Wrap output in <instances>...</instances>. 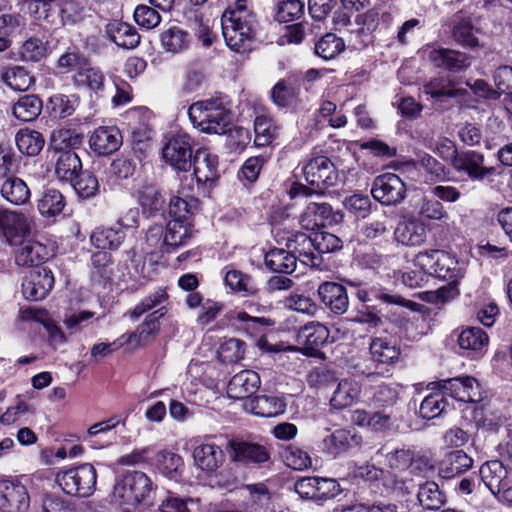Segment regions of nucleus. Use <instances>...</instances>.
Instances as JSON below:
<instances>
[{
	"label": "nucleus",
	"mask_w": 512,
	"mask_h": 512,
	"mask_svg": "<svg viewBox=\"0 0 512 512\" xmlns=\"http://www.w3.org/2000/svg\"><path fill=\"white\" fill-rule=\"evenodd\" d=\"M307 184L316 187L323 194L341 181L339 171L325 155H314L302 167Z\"/></svg>",
	"instance_id": "obj_10"
},
{
	"label": "nucleus",
	"mask_w": 512,
	"mask_h": 512,
	"mask_svg": "<svg viewBox=\"0 0 512 512\" xmlns=\"http://www.w3.org/2000/svg\"><path fill=\"white\" fill-rule=\"evenodd\" d=\"M226 454L236 467L260 469L271 463L269 447L254 439L234 437L225 446Z\"/></svg>",
	"instance_id": "obj_5"
},
{
	"label": "nucleus",
	"mask_w": 512,
	"mask_h": 512,
	"mask_svg": "<svg viewBox=\"0 0 512 512\" xmlns=\"http://www.w3.org/2000/svg\"><path fill=\"white\" fill-rule=\"evenodd\" d=\"M253 126L254 144L257 147L269 146L279 137L280 126L270 114H257Z\"/></svg>",
	"instance_id": "obj_47"
},
{
	"label": "nucleus",
	"mask_w": 512,
	"mask_h": 512,
	"mask_svg": "<svg viewBox=\"0 0 512 512\" xmlns=\"http://www.w3.org/2000/svg\"><path fill=\"white\" fill-rule=\"evenodd\" d=\"M30 505V496L25 485L11 477L0 478V511L25 512Z\"/></svg>",
	"instance_id": "obj_23"
},
{
	"label": "nucleus",
	"mask_w": 512,
	"mask_h": 512,
	"mask_svg": "<svg viewBox=\"0 0 512 512\" xmlns=\"http://www.w3.org/2000/svg\"><path fill=\"white\" fill-rule=\"evenodd\" d=\"M18 150L26 156L34 157L40 154L45 145L43 134L29 128L20 129L15 136Z\"/></svg>",
	"instance_id": "obj_56"
},
{
	"label": "nucleus",
	"mask_w": 512,
	"mask_h": 512,
	"mask_svg": "<svg viewBox=\"0 0 512 512\" xmlns=\"http://www.w3.org/2000/svg\"><path fill=\"white\" fill-rule=\"evenodd\" d=\"M168 298L169 295L166 288L159 287L153 293H150L148 296L144 297L138 304L134 306L133 309L129 310L127 315L131 319L137 320L148 311L166 302Z\"/></svg>",
	"instance_id": "obj_63"
},
{
	"label": "nucleus",
	"mask_w": 512,
	"mask_h": 512,
	"mask_svg": "<svg viewBox=\"0 0 512 512\" xmlns=\"http://www.w3.org/2000/svg\"><path fill=\"white\" fill-rule=\"evenodd\" d=\"M249 406L254 415L264 418L278 416L286 410L284 398L273 394L257 395L250 400Z\"/></svg>",
	"instance_id": "obj_50"
},
{
	"label": "nucleus",
	"mask_w": 512,
	"mask_h": 512,
	"mask_svg": "<svg viewBox=\"0 0 512 512\" xmlns=\"http://www.w3.org/2000/svg\"><path fill=\"white\" fill-rule=\"evenodd\" d=\"M358 303L354 306L352 321L370 329H380L386 322V317L378 305L370 304L378 300L386 305H397L414 312H419L421 304L393 293L383 286H370L358 279H343L341 283L334 281L322 282L317 289L320 303L331 313L343 315L349 307V294Z\"/></svg>",
	"instance_id": "obj_1"
},
{
	"label": "nucleus",
	"mask_w": 512,
	"mask_h": 512,
	"mask_svg": "<svg viewBox=\"0 0 512 512\" xmlns=\"http://www.w3.org/2000/svg\"><path fill=\"white\" fill-rule=\"evenodd\" d=\"M55 278L48 267L33 268L22 281V294L29 301H40L52 291Z\"/></svg>",
	"instance_id": "obj_25"
},
{
	"label": "nucleus",
	"mask_w": 512,
	"mask_h": 512,
	"mask_svg": "<svg viewBox=\"0 0 512 512\" xmlns=\"http://www.w3.org/2000/svg\"><path fill=\"white\" fill-rule=\"evenodd\" d=\"M33 219L19 210L0 207V237L10 245H18L30 236Z\"/></svg>",
	"instance_id": "obj_16"
},
{
	"label": "nucleus",
	"mask_w": 512,
	"mask_h": 512,
	"mask_svg": "<svg viewBox=\"0 0 512 512\" xmlns=\"http://www.w3.org/2000/svg\"><path fill=\"white\" fill-rule=\"evenodd\" d=\"M327 326L319 322H311L300 328L297 341L299 346H293L291 351L298 352L306 357L326 360L323 347L332 342Z\"/></svg>",
	"instance_id": "obj_9"
},
{
	"label": "nucleus",
	"mask_w": 512,
	"mask_h": 512,
	"mask_svg": "<svg viewBox=\"0 0 512 512\" xmlns=\"http://www.w3.org/2000/svg\"><path fill=\"white\" fill-rule=\"evenodd\" d=\"M0 195L8 203L21 206L30 202L31 190L22 178L13 174L3 179L0 184Z\"/></svg>",
	"instance_id": "obj_41"
},
{
	"label": "nucleus",
	"mask_w": 512,
	"mask_h": 512,
	"mask_svg": "<svg viewBox=\"0 0 512 512\" xmlns=\"http://www.w3.org/2000/svg\"><path fill=\"white\" fill-rule=\"evenodd\" d=\"M218 164V156L206 149H198L194 153L192 158L193 175L198 189H201L203 193L209 192L218 181Z\"/></svg>",
	"instance_id": "obj_24"
},
{
	"label": "nucleus",
	"mask_w": 512,
	"mask_h": 512,
	"mask_svg": "<svg viewBox=\"0 0 512 512\" xmlns=\"http://www.w3.org/2000/svg\"><path fill=\"white\" fill-rule=\"evenodd\" d=\"M225 453L214 443H203L193 450L195 464L203 471L215 472L224 462Z\"/></svg>",
	"instance_id": "obj_40"
},
{
	"label": "nucleus",
	"mask_w": 512,
	"mask_h": 512,
	"mask_svg": "<svg viewBox=\"0 0 512 512\" xmlns=\"http://www.w3.org/2000/svg\"><path fill=\"white\" fill-rule=\"evenodd\" d=\"M72 82L75 87L88 89L97 97L104 95L105 75L99 67L92 66L90 61L72 76Z\"/></svg>",
	"instance_id": "obj_39"
},
{
	"label": "nucleus",
	"mask_w": 512,
	"mask_h": 512,
	"mask_svg": "<svg viewBox=\"0 0 512 512\" xmlns=\"http://www.w3.org/2000/svg\"><path fill=\"white\" fill-rule=\"evenodd\" d=\"M343 214L334 212L329 203H309L300 215V225L307 231L318 232L342 221Z\"/></svg>",
	"instance_id": "obj_22"
},
{
	"label": "nucleus",
	"mask_w": 512,
	"mask_h": 512,
	"mask_svg": "<svg viewBox=\"0 0 512 512\" xmlns=\"http://www.w3.org/2000/svg\"><path fill=\"white\" fill-rule=\"evenodd\" d=\"M113 258L107 251H97L91 255L90 280L92 285L106 288L112 283Z\"/></svg>",
	"instance_id": "obj_38"
},
{
	"label": "nucleus",
	"mask_w": 512,
	"mask_h": 512,
	"mask_svg": "<svg viewBox=\"0 0 512 512\" xmlns=\"http://www.w3.org/2000/svg\"><path fill=\"white\" fill-rule=\"evenodd\" d=\"M2 79L10 88L16 91H27L35 82L31 73L19 65L7 68L2 73Z\"/></svg>",
	"instance_id": "obj_61"
},
{
	"label": "nucleus",
	"mask_w": 512,
	"mask_h": 512,
	"mask_svg": "<svg viewBox=\"0 0 512 512\" xmlns=\"http://www.w3.org/2000/svg\"><path fill=\"white\" fill-rule=\"evenodd\" d=\"M261 384L260 376L252 370L236 373L228 382L227 395L234 400H244L257 392Z\"/></svg>",
	"instance_id": "obj_32"
},
{
	"label": "nucleus",
	"mask_w": 512,
	"mask_h": 512,
	"mask_svg": "<svg viewBox=\"0 0 512 512\" xmlns=\"http://www.w3.org/2000/svg\"><path fill=\"white\" fill-rule=\"evenodd\" d=\"M370 193L383 206H397L406 198L407 186L399 175L386 172L374 178Z\"/></svg>",
	"instance_id": "obj_13"
},
{
	"label": "nucleus",
	"mask_w": 512,
	"mask_h": 512,
	"mask_svg": "<svg viewBox=\"0 0 512 512\" xmlns=\"http://www.w3.org/2000/svg\"><path fill=\"white\" fill-rule=\"evenodd\" d=\"M201 207L200 200L196 197L182 198L178 195L171 196L168 203L170 220H180L183 223H195V216Z\"/></svg>",
	"instance_id": "obj_45"
},
{
	"label": "nucleus",
	"mask_w": 512,
	"mask_h": 512,
	"mask_svg": "<svg viewBox=\"0 0 512 512\" xmlns=\"http://www.w3.org/2000/svg\"><path fill=\"white\" fill-rule=\"evenodd\" d=\"M223 271H225L224 284L229 287L231 291L245 297L260 296L261 288L252 275L231 268L230 266H226Z\"/></svg>",
	"instance_id": "obj_33"
},
{
	"label": "nucleus",
	"mask_w": 512,
	"mask_h": 512,
	"mask_svg": "<svg viewBox=\"0 0 512 512\" xmlns=\"http://www.w3.org/2000/svg\"><path fill=\"white\" fill-rule=\"evenodd\" d=\"M151 465L163 477L168 480L180 483L185 473V463L179 454L162 449L156 452L151 460Z\"/></svg>",
	"instance_id": "obj_30"
},
{
	"label": "nucleus",
	"mask_w": 512,
	"mask_h": 512,
	"mask_svg": "<svg viewBox=\"0 0 512 512\" xmlns=\"http://www.w3.org/2000/svg\"><path fill=\"white\" fill-rule=\"evenodd\" d=\"M229 96L216 92L210 98L192 103L188 116L194 127L205 134L224 135L232 126V110Z\"/></svg>",
	"instance_id": "obj_2"
},
{
	"label": "nucleus",
	"mask_w": 512,
	"mask_h": 512,
	"mask_svg": "<svg viewBox=\"0 0 512 512\" xmlns=\"http://www.w3.org/2000/svg\"><path fill=\"white\" fill-rule=\"evenodd\" d=\"M56 482L67 495L89 497L96 489L97 471L92 464L84 463L60 470Z\"/></svg>",
	"instance_id": "obj_6"
},
{
	"label": "nucleus",
	"mask_w": 512,
	"mask_h": 512,
	"mask_svg": "<svg viewBox=\"0 0 512 512\" xmlns=\"http://www.w3.org/2000/svg\"><path fill=\"white\" fill-rule=\"evenodd\" d=\"M286 246L296 255L297 261L306 266L320 267L323 263V258L316 248L313 232L310 235L301 231L292 233L287 238Z\"/></svg>",
	"instance_id": "obj_26"
},
{
	"label": "nucleus",
	"mask_w": 512,
	"mask_h": 512,
	"mask_svg": "<svg viewBox=\"0 0 512 512\" xmlns=\"http://www.w3.org/2000/svg\"><path fill=\"white\" fill-rule=\"evenodd\" d=\"M266 269L274 274L291 275L297 267V257L290 249L271 247L264 254Z\"/></svg>",
	"instance_id": "obj_34"
},
{
	"label": "nucleus",
	"mask_w": 512,
	"mask_h": 512,
	"mask_svg": "<svg viewBox=\"0 0 512 512\" xmlns=\"http://www.w3.org/2000/svg\"><path fill=\"white\" fill-rule=\"evenodd\" d=\"M162 49L173 55L180 54L189 49L190 35L177 25L165 27L159 35Z\"/></svg>",
	"instance_id": "obj_48"
},
{
	"label": "nucleus",
	"mask_w": 512,
	"mask_h": 512,
	"mask_svg": "<svg viewBox=\"0 0 512 512\" xmlns=\"http://www.w3.org/2000/svg\"><path fill=\"white\" fill-rule=\"evenodd\" d=\"M67 205L64 194L56 188L44 187L37 199V209L41 216L52 218L60 215Z\"/></svg>",
	"instance_id": "obj_46"
},
{
	"label": "nucleus",
	"mask_w": 512,
	"mask_h": 512,
	"mask_svg": "<svg viewBox=\"0 0 512 512\" xmlns=\"http://www.w3.org/2000/svg\"><path fill=\"white\" fill-rule=\"evenodd\" d=\"M304 14V0H276L272 8V17L280 24L297 21Z\"/></svg>",
	"instance_id": "obj_54"
},
{
	"label": "nucleus",
	"mask_w": 512,
	"mask_h": 512,
	"mask_svg": "<svg viewBox=\"0 0 512 512\" xmlns=\"http://www.w3.org/2000/svg\"><path fill=\"white\" fill-rule=\"evenodd\" d=\"M368 350L370 365L361 371L367 377H389L402 360V340L387 329L370 338Z\"/></svg>",
	"instance_id": "obj_4"
},
{
	"label": "nucleus",
	"mask_w": 512,
	"mask_h": 512,
	"mask_svg": "<svg viewBox=\"0 0 512 512\" xmlns=\"http://www.w3.org/2000/svg\"><path fill=\"white\" fill-rule=\"evenodd\" d=\"M478 473L481 484L483 483L492 495L499 493V489L510 479L508 468L497 459L484 462Z\"/></svg>",
	"instance_id": "obj_35"
},
{
	"label": "nucleus",
	"mask_w": 512,
	"mask_h": 512,
	"mask_svg": "<svg viewBox=\"0 0 512 512\" xmlns=\"http://www.w3.org/2000/svg\"><path fill=\"white\" fill-rule=\"evenodd\" d=\"M474 466V459L463 449H447L435 462L440 480L449 481L460 478Z\"/></svg>",
	"instance_id": "obj_20"
},
{
	"label": "nucleus",
	"mask_w": 512,
	"mask_h": 512,
	"mask_svg": "<svg viewBox=\"0 0 512 512\" xmlns=\"http://www.w3.org/2000/svg\"><path fill=\"white\" fill-rule=\"evenodd\" d=\"M361 385L353 379H342L339 381L330 404L334 409H345L352 406L360 397Z\"/></svg>",
	"instance_id": "obj_53"
},
{
	"label": "nucleus",
	"mask_w": 512,
	"mask_h": 512,
	"mask_svg": "<svg viewBox=\"0 0 512 512\" xmlns=\"http://www.w3.org/2000/svg\"><path fill=\"white\" fill-rule=\"evenodd\" d=\"M413 266L426 269L429 278L439 280L451 279L454 274L464 273L458 260L450 253L440 249L418 252L413 259Z\"/></svg>",
	"instance_id": "obj_7"
},
{
	"label": "nucleus",
	"mask_w": 512,
	"mask_h": 512,
	"mask_svg": "<svg viewBox=\"0 0 512 512\" xmlns=\"http://www.w3.org/2000/svg\"><path fill=\"white\" fill-rule=\"evenodd\" d=\"M436 385L442 392L451 399L461 403H478L483 400L481 384L470 375H459L456 377L440 379L430 382Z\"/></svg>",
	"instance_id": "obj_11"
},
{
	"label": "nucleus",
	"mask_w": 512,
	"mask_h": 512,
	"mask_svg": "<svg viewBox=\"0 0 512 512\" xmlns=\"http://www.w3.org/2000/svg\"><path fill=\"white\" fill-rule=\"evenodd\" d=\"M232 320L238 331L248 337L257 338V345L260 348L268 352L278 351L266 338V331L275 325V320L270 317H254L246 311L234 312Z\"/></svg>",
	"instance_id": "obj_21"
},
{
	"label": "nucleus",
	"mask_w": 512,
	"mask_h": 512,
	"mask_svg": "<svg viewBox=\"0 0 512 512\" xmlns=\"http://www.w3.org/2000/svg\"><path fill=\"white\" fill-rule=\"evenodd\" d=\"M423 92L430 97L433 107L441 111L453 108L468 96L466 89L456 87V82L444 75L430 78L423 85Z\"/></svg>",
	"instance_id": "obj_8"
},
{
	"label": "nucleus",
	"mask_w": 512,
	"mask_h": 512,
	"mask_svg": "<svg viewBox=\"0 0 512 512\" xmlns=\"http://www.w3.org/2000/svg\"><path fill=\"white\" fill-rule=\"evenodd\" d=\"M256 20L221 17L222 34L226 45L234 52L250 49L255 37Z\"/></svg>",
	"instance_id": "obj_12"
},
{
	"label": "nucleus",
	"mask_w": 512,
	"mask_h": 512,
	"mask_svg": "<svg viewBox=\"0 0 512 512\" xmlns=\"http://www.w3.org/2000/svg\"><path fill=\"white\" fill-rule=\"evenodd\" d=\"M55 160V176L61 182H72L83 169L82 161L76 151H66L52 154Z\"/></svg>",
	"instance_id": "obj_43"
},
{
	"label": "nucleus",
	"mask_w": 512,
	"mask_h": 512,
	"mask_svg": "<svg viewBox=\"0 0 512 512\" xmlns=\"http://www.w3.org/2000/svg\"><path fill=\"white\" fill-rule=\"evenodd\" d=\"M246 343L236 338L224 339L217 350V358L224 364L239 363L245 355Z\"/></svg>",
	"instance_id": "obj_60"
},
{
	"label": "nucleus",
	"mask_w": 512,
	"mask_h": 512,
	"mask_svg": "<svg viewBox=\"0 0 512 512\" xmlns=\"http://www.w3.org/2000/svg\"><path fill=\"white\" fill-rule=\"evenodd\" d=\"M345 47V42L341 37L335 33L327 32L314 40L313 53L324 61H329L342 53Z\"/></svg>",
	"instance_id": "obj_55"
},
{
	"label": "nucleus",
	"mask_w": 512,
	"mask_h": 512,
	"mask_svg": "<svg viewBox=\"0 0 512 512\" xmlns=\"http://www.w3.org/2000/svg\"><path fill=\"white\" fill-rule=\"evenodd\" d=\"M157 485L142 471H126L117 477L113 486L112 502L122 507L146 508L154 506Z\"/></svg>",
	"instance_id": "obj_3"
},
{
	"label": "nucleus",
	"mask_w": 512,
	"mask_h": 512,
	"mask_svg": "<svg viewBox=\"0 0 512 512\" xmlns=\"http://www.w3.org/2000/svg\"><path fill=\"white\" fill-rule=\"evenodd\" d=\"M126 231L121 227H96L91 235V244L100 251H115L124 242Z\"/></svg>",
	"instance_id": "obj_44"
},
{
	"label": "nucleus",
	"mask_w": 512,
	"mask_h": 512,
	"mask_svg": "<svg viewBox=\"0 0 512 512\" xmlns=\"http://www.w3.org/2000/svg\"><path fill=\"white\" fill-rule=\"evenodd\" d=\"M78 196L82 199L95 197L99 193L100 185L97 176L90 170L82 169L77 177L68 182Z\"/></svg>",
	"instance_id": "obj_59"
},
{
	"label": "nucleus",
	"mask_w": 512,
	"mask_h": 512,
	"mask_svg": "<svg viewBox=\"0 0 512 512\" xmlns=\"http://www.w3.org/2000/svg\"><path fill=\"white\" fill-rule=\"evenodd\" d=\"M355 438L356 435L352 434L350 430L338 429L324 439V448L329 454L336 456L356 443Z\"/></svg>",
	"instance_id": "obj_62"
},
{
	"label": "nucleus",
	"mask_w": 512,
	"mask_h": 512,
	"mask_svg": "<svg viewBox=\"0 0 512 512\" xmlns=\"http://www.w3.org/2000/svg\"><path fill=\"white\" fill-rule=\"evenodd\" d=\"M195 223L178 220H170L165 229L161 225H156L148 230L147 239L152 237L163 238L161 251L164 253H173L187 242L193 236Z\"/></svg>",
	"instance_id": "obj_15"
},
{
	"label": "nucleus",
	"mask_w": 512,
	"mask_h": 512,
	"mask_svg": "<svg viewBox=\"0 0 512 512\" xmlns=\"http://www.w3.org/2000/svg\"><path fill=\"white\" fill-rule=\"evenodd\" d=\"M90 60L79 51L77 47L67 48L57 60L56 67L61 73L68 74L72 71H81Z\"/></svg>",
	"instance_id": "obj_64"
},
{
	"label": "nucleus",
	"mask_w": 512,
	"mask_h": 512,
	"mask_svg": "<svg viewBox=\"0 0 512 512\" xmlns=\"http://www.w3.org/2000/svg\"><path fill=\"white\" fill-rule=\"evenodd\" d=\"M192 138L184 132H179L167 138L162 147L164 161L178 171L187 172L192 167Z\"/></svg>",
	"instance_id": "obj_17"
},
{
	"label": "nucleus",
	"mask_w": 512,
	"mask_h": 512,
	"mask_svg": "<svg viewBox=\"0 0 512 512\" xmlns=\"http://www.w3.org/2000/svg\"><path fill=\"white\" fill-rule=\"evenodd\" d=\"M483 152L478 150H460V156L456 158L452 167L459 174L465 175L471 182H493L496 168L486 165Z\"/></svg>",
	"instance_id": "obj_14"
},
{
	"label": "nucleus",
	"mask_w": 512,
	"mask_h": 512,
	"mask_svg": "<svg viewBox=\"0 0 512 512\" xmlns=\"http://www.w3.org/2000/svg\"><path fill=\"white\" fill-rule=\"evenodd\" d=\"M43 109V102L37 95H24L12 107V113L22 122L35 120Z\"/></svg>",
	"instance_id": "obj_58"
},
{
	"label": "nucleus",
	"mask_w": 512,
	"mask_h": 512,
	"mask_svg": "<svg viewBox=\"0 0 512 512\" xmlns=\"http://www.w3.org/2000/svg\"><path fill=\"white\" fill-rule=\"evenodd\" d=\"M110 40L123 49H134L140 44V35L137 29L121 20H111L105 27Z\"/></svg>",
	"instance_id": "obj_37"
},
{
	"label": "nucleus",
	"mask_w": 512,
	"mask_h": 512,
	"mask_svg": "<svg viewBox=\"0 0 512 512\" xmlns=\"http://www.w3.org/2000/svg\"><path fill=\"white\" fill-rule=\"evenodd\" d=\"M417 498L425 510H439L446 503V495L440 490L439 485L432 480L419 485Z\"/></svg>",
	"instance_id": "obj_57"
},
{
	"label": "nucleus",
	"mask_w": 512,
	"mask_h": 512,
	"mask_svg": "<svg viewBox=\"0 0 512 512\" xmlns=\"http://www.w3.org/2000/svg\"><path fill=\"white\" fill-rule=\"evenodd\" d=\"M378 455L385 458V465L393 471L403 472L413 465L414 448L413 447H396L389 449L387 445H383L377 451Z\"/></svg>",
	"instance_id": "obj_51"
},
{
	"label": "nucleus",
	"mask_w": 512,
	"mask_h": 512,
	"mask_svg": "<svg viewBox=\"0 0 512 512\" xmlns=\"http://www.w3.org/2000/svg\"><path fill=\"white\" fill-rule=\"evenodd\" d=\"M15 253V263L22 267H44L48 260L56 255L57 247L55 242L48 239L23 240Z\"/></svg>",
	"instance_id": "obj_18"
},
{
	"label": "nucleus",
	"mask_w": 512,
	"mask_h": 512,
	"mask_svg": "<svg viewBox=\"0 0 512 512\" xmlns=\"http://www.w3.org/2000/svg\"><path fill=\"white\" fill-rule=\"evenodd\" d=\"M427 389L431 392L422 400L418 414L425 420H432L447 413L451 409V405L446 399V395L436 385H427Z\"/></svg>",
	"instance_id": "obj_36"
},
{
	"label": "nucleus",
	"mask_w": 512,
	"mask_h": 512,
	"mask_svg": "<svg viewBox=\"0 0 512 512\" xmlns=\"http://www.w3.org/2000/svg\"><path fill=\"white\" fill-rule=\"evenodd\" d=\"M79 103L80 97L77 94L57 93L48 98L45 109L51 118L64 119L73 115Z\"/></svg>",
	"instance_id": "obj_52"
},
{
	"label": "nucleus",
	"mask_w": 512,
	"mask_h": 512,
	"mask_svg": "<svg viewBox=\"0 0 512 512\" xmlns=\"http://www.w3.org/2000/svg\"><path fill=\"white\" fill-rule=\"evenodd\" d=\"M489 337L480 327H466L457 337L459 354L471 360L482 358L487 352Z\"/></svg>",
	"instance_id": "obj_27"
},
{
	"label": "nucleus",
	"mask_w": 512,
	"mask_h": 512,
	"mask_svg": "<svg viewBox=\"0 0 512 512\" xmlns=\"http://www.w3.org/2000/svg\"><path fill=\"white\" fill-rule=\"evenodd\" d=\"M83 135L71 128L53 130L48 150L52 154H61L66 151H76L82 146Z\"/></svg>",
	"instance_id": "obj_49"
},
{
	"label": "nucleus",
	"mask_w": 512,
	"mask_h": 512,
	"mask_svg": "<svg viewBox=\"0 0 512 512\" xmlns=\"http://www.w3.org/2000/svg\"><path fill=\"white\" fill-rule=\"evenodd\" d=\"M122 144V135L115 126H100L90 136L89 145L98 156L116 152Z\"/></svg>",
	"instance_id": "obj_31"
},
{
	"label": "nucleus",
	"mask_w": 512,
	"mask_h": 512,
	"mask_svg": "<svg viewBox=\"0 0 512 512\" xmlns=\"http://www.w3.org/2000/svg\"><path fill=\"white\" fill-rule=\"evenodd\" d=\"M394 238L405 246L421 245L426 240V227L415 218L399 221L394 230Z\"/></svg>",
	"instance_id": "obj_42"
},
{
	"label": "nucleus",
	"mask_w": 512,
	"mask_h": 512,
	"mask_svg": "<svg viewBox=\"0 0 512 512\" xmlns=\"http://www.w3.org/2000/svg\"><path fill=\"white\" fill-rule=\"evenodd\" d=\"M428 60L435 68L453 74L464 72L471 65L470 55L465 52L444 47H437L430 50Z\"/></svg>",
	"instance_id": "obj_28"
},
{
	"label": "nucleus",
	"mask_w": 512,
	"mask_h": 512,
	"mask_svg": "<svg viewBox=\"0 0 512 512\" xmlns=\"http://www.w3.org/2000/svg\"><path fill=\"white\" fill-rule=\"evenodd\" d=\"M271 102L280 111L298 114L306 110L301 87L291 78L279 79L269 92Z\"/></svg>",
	"instance_id": "obj_19"
},
{
	"label": "nucleus",
	"mask_w": 512,
	"mask_h": 512,
	"mask_svg": "<svg viewBox=\"0 0 512 512\" xmlns=\"http://www.w3.org/2000/svg\"><path fill=\"white\" fill-rule=\"evenodd\" d=\"M142 214L146 218L163 216L166 211V200L160 187L155 183L145 182L133 193Z\"/></svg>",
	"instance_id": "obj_29"
}]
</instances>
